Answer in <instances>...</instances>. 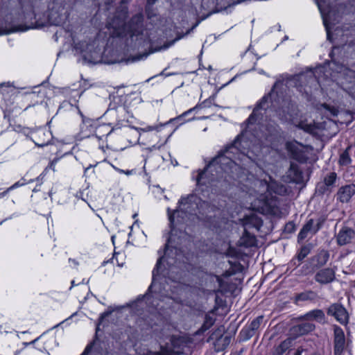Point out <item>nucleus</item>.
Segmentation results:
<instances>
[{
  "label": "nucleus",
  "instance_id": "473e14b6",
  "mask_svg": "<svg viewBox=\"0 0 355 355\" xmlns=\"http://www.w3.org/2000/svg\"><path fill=\"white\" fill-rule=\"evenodd\" d=\"M316 3L318 4V8L321 12H322L323 6L324 4V0H316Z\"/></svg>",
  "mask_w": 355,
  "mask_h": 355
},
{
  "label": "nucleus",
  "instance_id": "4468645a",
  "mask_svg": "<svg viewBox=\"0 0 355 355\" xmlns=\"http://www.w3.org/2000/svg\"><path fill=\"white\" fill-rule=\"evenodd\" d=\"M315 328L314 324L306 321L294 326L292 332L296 336H302L313 331Z\"/></svg>",
  "mask_w": 355,
  "mask_h": 355
},
{
  "label": "nucleus",
  "instance_id": "aec40b11",
  "mask_svg": "<svg viewBox=\"0 0 355 355\" xmlns=\"http://www.w3.org/2000/svg\"><path fill=\"white\" fill-rule=\"evenodd\" d=\"M298 127L304 131L311 133V134H317V129H318V125L314 122L307 121H301Z\"/></svg>",
  "mask_w": 355,
  "mask_h": 355
},
{
  "label": "nucleus",
  "instance_id": "7c9ffc66",
  "mask_svg": "<svg viewBox=\"0 0 355 355\" xmlns=\"http://www.w3.org/2000/svg\"><path fill=\"white\" fill-rule=\"evenodd\" d=\"M37 105L38 107V109L43 110L46 108V103L43 102L42 100L40 101H36L35 103L33 104V107Z\"/></svg>",
  "mask_w": 355,
  "mask_h": 355
},
{
  "label": "nucleus",
  "instance_id": "c9c22d12",
  "mask_svg": "<svg viewBox=\"0 0 355 355\" xmlns=\"http://www.w3.org/2000/svg\"><path fill=\"white\" fill-rule=\"evenodd\" d=\"M324 24L326 27V29H327V37H329V30H328V27H327V21L326 19H324Z\"/></svg>",
  "mask_w": 355,
  "mask_h": 355
},
{
  "label": "nucleus",
  "instance_id": "a211bd4d",
  "mask_svg": "<svg viewBox=\"0 0 355 355\" xmlns=\"http://www.w3.org/2000/svg\"><path fill=\"white\" fill-rule=\"evenodd\" d=\"M293 338H287L275 348L273 355H282L293 346Z\"/></svg>",
  "mask_w": 355,
  "mask_h": 355
},
{
  "label": "nucleus",
  "instance_id": "6e6552de",
  "mask_svg": "<svg viewBox=\"0 0 355 355\" xmlns=\"http://www.w3.org/2000/svg\"><path fill=\"white\" fill-rule=\"evenodd\" d=\"M336 243L340 246L347 245L355 241V231L348 227H343L336 235Z\"/></svg>",
  "mask_w": 355,
  "mask_h": 355
},
{
  "label": "nucleus",
  "instance_id": "0eeeda50",
  "mask_svg": "<svg viewBox=\"0 0 355 355\" xmlns=\"http://www.w3.org/2000/svg\"><path fill=\"white\" fill-rule=\"evenodd\" d=\"M327 314L334 316L342 324H347L349 315L345 308L340 304H333L327 309Z\"/></svg>",
  "mask_w": 355,
  "mask_h": 355
},
{
  "label": "nucleus",
  "instance_id": "dca6fc26",
  "mask_svg": "<svg viewBox=\"0 0 355 355\" xmlns=\"http://www.w3.org/2000/svg\"><path fill=\"white\" fill-rule=\"evenodd\" d=\"M240 243L245 247H253L257 244V239L254 235L250 234L248 230H245V232L240 239Z\"/></svg>",
  "mask_w": 355,
  "mask_h": 355
},
{
  "label": "nucleus",
  "instance_id": "79ce46f5",
  "mask_svg": "<svg viewBox=\"0 0 355 355\" xmlns=\"http://www.w3.org/2000/svg\"><path fill=\"white\" fill-rule=\"evenodd\" d=\"M71 283V286H75V285H76V282H75V280H72Z\"/></svg>",
  "mask_w": 355,
  "mask_h": 355
},
{
  "label": "nucleus",
  "instance_id": "2f4dec72",
  "mask_svg": "<svg viewBox=\"0 0 355 355\" xmlns=\"http://www.w3.org/2000/svg\"><path fill=\"white\" fill-rule=\"evenodd\" d=\"M162 258H159L156 263L155 268L153 271V277L155 275V273H158L161 265Z\"/></svg>",
  "mask_w": 355,
  "mask_h": 355
},
{
  "label": "nucleus",
  "instance_id": "a19ab883",
  "mask_svg": "<svg viewBox=\"0 0 355 355\" xmlns=\"http://www.w3.org/2000/svg\"><path fill=\"white\" fill-rule=\"evenodd\" d=\"M127 2V0H119V3H126Z\"/></svg>",
  "mask_w": 355,
  "mask_h": 355
},
{
  "label": "nucleus",
  "instance_id": "6ab92c4d",
  "mask_svg": "<svg viewBox=\"0 0 355 355\" xmlns=\"http://www.w3.org/2000/svg\"><path fill=\"white\" fill-rule=\"evenodd\" d=\"M287 176L291 182H297L302 178V173L297 165L291 164L287 172Z\"/></svg>",
  "mask_w": 355,
  "mask_h": 355
},
{
  "label": "nucleus",
  "instance_id": "09e8293b",
  "mask_svg": "<svg viewBox=\"0 0 355 355\" xmlns=\"http://www.w3.org/2000/svg\"><path fill=\"white\" fill-rule=\"evenodd\" d=\"M64 321H62V322H61L60 324H58V325L55 326L54 327H55V328H57L59 325L62 324V323H64Z\"/></svg>",
  "mask_w": 355,
  "mask_h": 355
},
{
  "label": "nucleus",
  "instance_id": "393cba45",
  "mask_svg": "<svg viewBox=\"0 0 355 355\" xmlns=\"http://www.w3.org/2000/svg\"><path fill=\"white\" fill-rule=\"evenodd\" d=\"M336 180V173L334 172L329 173L324 179V182L326 186H332Z\"/></svg>",
  "mask_w": 355,
  "mask_h": 355
},
{
  "label": "nucleus",
  "instance_id": "bb28decb",
  "mask_svg": "<svg viewBox=\"0 0 355 355\" xmlns=\"http://www.w3.org/2000/svg\"><path fill=\"white\" fill-rule=\"evenodd\" d=\"M309 249L307 247L302 248L300 252L297 254L298 261H302L309 254Z\"/></svg>",
  "mask_w": 355,
  "mask_h": 355
},
{
  "label": "nucleus",
  "instance_id": "603ef678",
  "mask_svg": "<svg viewBox=\"0 0 355 355\" xmlns=\"http://www.w3.org/2000/svg\"><path fill=\"white\" fill-rule=\"evenodd\" d=\"M148 17H149L150 19H151V18L153 17V16H152V15H150V13H148Z\"/></svg>",
  "mask_w": 355,
  "mask_h": 355
},
{
  "label": "nucleus",
  "instance_id": "cd10ccee",
  "mask_svg": "<svg viewBox=\"0 0 355 355\" xmlns=\"http://www.w3.org/2000/svg\"><path fill=\"white\" fill-rule=\"evenodd\" d=\"M351 159L347 153H343L339 159V163L341 165H347L349 164Z\"/></svg>",
  "mask_w": 355,
  "mask_h": 355
},
{
  "label": "nucleus",
  "instance_id": "72a5a7b5",
  "mask_svg": "<svg viewBox=\"0 0 355 355\" xmlns=\"http://www.w3.org/2000/svg\"><path fill=\"white\" fill-rule=\"evenodd\" d=\"M21 132L24 133L25 135H28L31 132V130L28 128H23L21 129Z\"/></svg>",
  "mask_w": 355,
  "mask_h": 355
},
{
  "label": "nucleus",
  "instance_id": "a878e982",
  "mask_svg": "<svg viewBox=\"0 0 355 355\" xmlns=\"http://www.w3.org/2000/svg\"><path fill=\"white\" fill-rule=\"evenodd\" d=\"M263 319V316H259L254 320H253L250 324V329L253 331L257 329L259 327L261 323L262 322Z\"/></svg>",
  "mask_w": 355,
  "mask_h": 355
},
{
  "label": "nucleus",
  "instance_id": "2eb2a0df",
  "mask_svg": "<svg viewBox=\"0 0 355 355\" xmlns=\"http://www.w3.org/2000/svg\"><path fill=\"white\" fill-rule=\"evenodd\" d=\"M320 229V225L318 223L314 224V221L313 219H310L308 222L303 226L302 229L300 230L298 238L300 239H305L309 233L315 234Z\"/></svg>",
  "mask_w": 355,
  "mask_h": 355
},
{
  "label": "nucleus",
  "instance_id": "412c9836",
  "mask_svg": "<svg viewBox=\"0 0 355 355\" xmlns=\"http://www.w3.org/2000/svg\"><path fill=\"white\" fill-rule=\"evenodd\" d=\"M265 98H263L261 102L254 109L252 113L250 114L248 119V126L252 123H254L259 114V110L263 108V104L265 103Z\"/></svg>",
  "mask_w": 355,
  "mask_h": 355
},
{
  "label": "nucleus",
  "instance_id": "1a4fd4ad",
  "mask_svg": "<svg viewBox=\"0 0 355 355\" xmlns=\"http://www.w3.org/2000/svg\"><path fill=\"white\" fill-rule=\"evenodd\" d=\"M345 349V336L343 330L338 326H334V353L341 355Z\"/></svg>",
  "mask_w": 355,
  "mask_h": 355
},
{
  "label": "nucleus",
  "instance_id": "37998d69",
  "mask_svg": "<svg viewBox=\"0 0 355 355\" xmlns=\"http://www.w3.org/2000/svg\"><path fill=\"white\" fill-rule=\"evenodd\" d=\"M307 355H319L318 354L315 353V352H312V353H310Z\"/></svg>",
  "mask_w": 355,
  "mask_h": 355
},
{
  "label": "nucleus",
  "instance_id": "c756f323",
  "mask_svg": "<svg viewBox=\"0 0 355 355\" xmlns=\"http://www.w3.org/2000/svg\"><path fill=\"white\" fill-rule=\"evenodd\" d=\"M213 324V322L211 320H209L208 318H207V320L206 322L204 323V324L202 325V327H201L200 329V331H206L207 329H208L211 325Z\"/></svg>",
  "mask_w": 355,
  "mask_h": 355
},
{
  "label": "nucleus",
  "instance_id": "423d86ee",
  "mask_svg": "<svg viewBox=\"0 0 355 355\" xmlns=\"http://www.w3.org/2000/svg\"><path fill=\"white\" fill-rule=\"evenodd\" d=\"M286 148L292 154L293 158L299 162H305L308 158L306 153L308 148L297 141L288 142Z\"/></svg>",
  "mask_w": 355,
  "mask_h": 355
},
{
  "label": "nucleus",
  "instance_id": "ea45409f",
  "mask_svg": "<svg viewBox=\"0 0 355 355\" xmlns=\"http://www.w3.org/2000/svg\"><path fill=\"white\" fill-rule=\"evenodd\" d=\"M155 1H156V0H148V5H152V4H153Z\"/></svg>",
  "mask_w": 355,
  "mask_h": 355
},
{
  "label": "nucleus",
  "instance_id": "39448f33",
  "mask_svg": "<svg viewBox=\"0 0 355 355\" xmlns=\"http://www.w3.org/2000/svg\"><path fill=\"white\" fill-rule=\"evenodd\" d=\"M340 73L339 81L342 87L355 98V71L344 68Z\"/></svg>",
  "mask_w": 355,
  "mask_h": 355
},
{
  "label": "nucleus",
  "instance_id": "e433bc0d",
  "mask_svg": "<svg viewBox=\"0 0 355 355\" xmlns=\"http://www.w3.org/2000/svg\"><path fill=\"white\" fill-rule=\"evenodd\" d=\"M264 205H265V206H266V210H267L268 211H271V212L272 211V209H271L270 207L268 208V203H267L266 202H264Z\"/></svg>",
  "mask_w": 355,
  "mask_h": 355
},
{
  "label": "nucleus",
  "instance_id": "a18cd8bd",
  "mask_svg": "<svg viewBox=\"0 0 355 355\" xmlns=\"http://www.w3.org/2000/svg\"><path fill=\"white\" fill-rule=\"evenodd\" d=\"M36 97H39L37 95H35V94H33V98L35 100Z\"/></svg>",
  "mask_w": 355,
  "mask_h": 355
},
{
  "label": "nucleus",
  "instance_id": "864d4df0",
  "mask_svg": "<svg viewBox=\"0 0 355 355\" xmlns=\"http://www.w3.org/2000/svg\"><path fill=\"white\" fill-rule=\"evenodd\" d=\"M3 85H4V84H1V85H0V87H1V86H3Z\"/></svg>",
  "mask_w": 355,
  "mask_h": 355
},
{
  "label": "nucleus",
  "instance_id": "7ed1b4c3",
  "mask_svg": "<svg viewBox=\"0 0 355 355\" xmlns=\"http://www.w3.org/2000/svg\"><path fill=\"white\" fill-rule=\"evenodd\" d=\"M204 206H207L205 201H202L196 195H189L186 198H182L179 202V207L175 210L173 214L170 213L168 209V219L171 225H174L175 218L177 223H182L189 219L191 216H197L198 213H202Z\"/></svg>",
  "mask_w": 355,
  "mask_h": 355
},
{
  "label": "nucleus",
  "instance_id": "9b49d317",
  "mask_svg": "<svg viewBox=\"0 0 355 355\" xmlns=\"http://www.w3.org/2000/svg\"><path fill=\"white\" fill-rule=\"evenodd\" d=\"M336 278V270L327 268L319 270L315 275V280L321 284H327L332 282Z\"/></svg>",
  "mask_w": 355,
  "mask_h": 355
},
{
  "label": "nucleus",
  "instance_id": "de8ad7c7",
  "mask_svg": "<svg viewBox=\"0 0 355 355\" xmlns=\"http://www.w3.org/2000/svg\"><path fill=\"white\" fill-rule=\"evenodd\" d=\"M88 350H89V347H87L85 349V352H84L83 354H85V353H87V352H88Z\"/></svg>",
  "mask_w": 355,
  "mask_h": 355
},
{
  "label": "nucleus",
  "instance_id": "8fccbe9b",
  "mask_svg": "<svg viewBox=\"0 0 355 355\" xmlns=\"http://www.w3.org/2000/svg\"><path fill=\"white\" fill-rule=\"evenodd\" d=\"M193 110V109L189 110L188 112L184 113V115L187 114L188 112H190Z\"/></svg>",
  "mask_w": 355,
  "mask_h": 355
},
{
  "label": "nucleus",
  "instance_id": "4be33fe9",
  "mask_svg": "<svg viewBox=\"0 0 355 355\" xmlns=\"http://www.w3.org/2000/svg\"><path fill=\"white\" fill-rule=\"evenodd\" d=\"M318 295L317 294L311 291H306L304 293H300L297 296V300L300 301H306V300H310V301H314L317 299Z\"/></svg>",
  "mask_w": 355,
  "mask_h": 355
},
{
  "label": "nucleus",
  "instance_id": "f3484780",
  "mask_svg": "<svg viewBox=\"0 0 355 355\" xmlns=\"http://www.w3.org/2000/svg\"><path fill=\"white\" fill-rule=\"evenodd\" d=\"M243 225L245 230H249L251 227H254L257 230H259L262 226V221L256 216H250L245 218Z\"/></svg>",
  "mask_w": 355,
  "mask_h": 355
},
{
  "label": "nucleus",
  "instance_id": "f704fd0d",
  "mask_svg": "<svg viewBox=\"0 0 355 355\" xmlns=\"http://www.w3.org/2000/svg\"><path fill=\"white\" fill-rule=\"evenodd\" d=\"M304 350L302 348H298L294 355H302Z\"/></svg>",
  "mask_w": 355,
  "mask_h": 355
},
{
  "label": "nucleus",
  "instance_id": "9d476101",
  "mask_svg": "<svg viewBox=\"0 0 355 355\" xmlns=\"http://www.w3.org/2000/svg\"><path fill=\"white\" fill-rule=\"evenodd\" d=\"M52 138L51 132L45 128L39 129L35 132L33 138L31 140L34 142L35 146L38 147H44L49 144Z\"/></svg>",
  "mask_w": 355,
  "mask_h": 355
},
{
  "label": "nucleus",
  "instance_id": "ddd939ff",
  "mask_svg": "<svg viewBox=\"0 0 355 355\" xmlns=\"http://www.w3.org/2000/svg\"><path fill=\"white\" fill-rule=\"evenodd\" d=\"M300 318L306 321L315 320L322 324H324L326 322L325 314L321 309H314L310 311L305 313L304 315L301 316Z\"/></svg>",
  "mask_w": 355,
  "mask_h": 355
},
{
  "label": "nucleus",
  "instance_id": "c85d7f7f",
  "mask_svg": "<svg viewBox=\"0 0 355 355\" xmlns=\"http://www.w3.org/2000/svg\"><path fill=\"white\" fill-rule=\"evenodd\" d=\"M246 135H247V131H245V132H242L241 135H239L234 141V147L238 148L237 144L239 143L244 142V139L246 137Z\"/></svg>",
  "mask_w": 355,
  "mask_h": 355
},
{
  "label": "nucleus",
  "instance_id": "f257e3e1",
  "mask_svg": "<svg viewBox=\"0 0 355 355\" xmlns=\"http://www.w3.org/2000/svg\"><path fill=\"white\" fill-rule=\"evenodd\" d=\"M127 17V8L125 6H121L120 10L116 11L114 15L109 17L105 27L100 32L98 37L104 35L103 40L107 35L110 37H123L129 35L130 37L138 36L143 34L142 21L143 17L141 15H135L128 25L125 22ZM103 41L99 38L95 39L92 42L87 43L81 42L76 44L74 48L79 50L85 59L91 62H95L100 58L101 54V46L103 45Z\"/></svg>",
  "mask_w": 355,
  "mask_h": 355
},
{
  "label": "nucleus",
  "instance_id": "f8f14e48",
  "mask_svg": "<svg viewBox=\"0 0 355 355\" xmlns=\"http://www.w3.org/2000/svg\"><path fill=\"white\" fill-rule=\"evenodd\" d=\"M355 194V184H348L340 187L336 194L337 200L345 203L348 202Z\"/></svg>",
  "mask_w": 355,
  "mask_h": 355
},
{
  "label": "nucleus",
  "instance_id": "49530a36",
  "mask_svg": "<svg viewBox=\"0 0 355 355\" xmlns=\"http://www.w3.org/2000/svg\"><path fill=\"white\" fill-rule=\"evenodd\" d=\"M205 0H202V6L205 7Z\"/></svg>",
  "mask_w": 355,
  "mask_h": 355
},
{
  "label": "nucleus",
  "instance_id": "20e7f679",
  "mask_svg": "<svg viewBox=\"0 0 355 355\" xmlns=\"http://www.w3.org/2000/svg\"><path fill=\"white\" fill-rule=\"evenodd\" d=\"M220 164V168L225 172H227V170L232 169L234 166H236V164L230 158L227 156H220L215 158L202 171H200L196 178V182L198 185L207 184L209 183V180H207V173L209 171H213V168H216V165Z\"/></svg>",
  "mask_w": 355,
  "mask_h": 355
},
{
  "label": "nucleus",
  "instance_id": "58836bf2",
  "mask_svg": "<svg viewBox=\"0 0 355 355\" xmlns=\"http://www.w3.org/2000/svg\"><path fill=\"white\" fill-rule=\"evenodd\" d=\"M156 355H169V354H168V353H166V352H164V351H162V352H159V353H158L157 354H156Z\"/></svg>",
  "mask_w": 355,
  "mask_h": 355
},
{
  "label": "nucleus",
  "instance_id": "4c0bfd02",
  "mask_svg": "<svg viewBox=\"0 0 355 355\" xmlns=\"http://www.w3.org/2000/svg\"><path fill=\"white\" fill-rule=\"evenodd\" d=\"M146 129L147 131H151V130H153L155 128L153 126H148L146 128Z\"/></svg>",
  "mask_w": 355,
  "mask_h": 355
},
{
  "label": "nucleus",
  "instance_id": "5701e85b",
  "mask_svg": "<svg viewBox=\"0 0 355 355\" xmlns=\"http://www.w3.org/2000/svg\"><path fill=\"white\" fill-rule=\"evenodd\" d=\"M59 28L55 31L53 35V38L55 42L58 41L60 37H63L64 40L67 37V28L63 26V25L58 26Z\"/></svg>",
  "mask_w": 355,
  "mask_h": 355
},
{
  "label": "nucleus",
  "instance_id": "3c124183",
  "mask_svg": "<svg viewBox=\"0 0 355 355\" xmlns=\"http://www.w3.org/2000/svg\"><path fill=\"white\" fill-rule=\"evenodd\" d=\"M290 226H291V227H292V226H293V224H292V223H290V224H288V225H287V227H290Z\"/></svg>",
  "mask_w": 355,
  "mask_h": 355
},
{
  "label": "nucleus",
  "instance_id": "c03bdc74",
  "mask_svg": "<svg viewBox=\"0 0 355 355\" xmlns=\"http://www.w3.org/2000/svg\"><path fill=\"white\" fill-rule=\"evenodd\" d=\"M83 281H84V279H82V280L79 281V282L76 284V285H78V284H80L83 283Z\"/></svg>",
  "mask_w": 355,
  "mask_h": 355
},
{
  "label": "nucleus",
  "instance_id": "f03ea898",
  "mask_svg": "<svg viewBox=\"0 0 355 355\" xmlns=\"http://www.w3.org/2000/svg\"><path fill=\"white\" fill-rule=\"evenodd\" d=\"M65 1H33V28H38L47 24L64 25L67 20Z\"/></svg>",
  "mask_w": 355,
  "mask_h": 355
},
{
  "label": "nucleus",
  "instance_id": "b1692460",
  "mask_svg": "<svg viewBox=\"0 0 355 355\" xmlns=\"http://www.w3.org/2000/svg\"><path fill=\"white\" fill-rule=\"evenodd\" d=\"M33 182V180H30L28 181H26L24 178H22L21 180L15 182L13 185H12L10 187H9L6 191L2 193L1 195L3 196V195L7 193L9 191H10L12 189H14L17 188L19 187L24 186V185L26 184L27 183H30V182Z\"/></svg>",
  "mask_w": 355,
  "mask_h": 355
}]
</instances>
